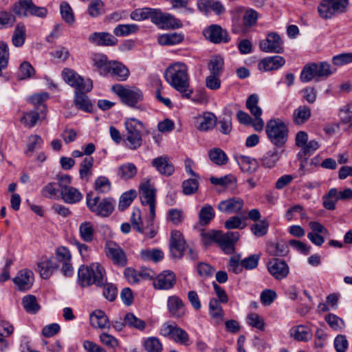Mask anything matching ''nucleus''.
Masks as SVG:
<instances>
[{
    "instance_id": "1",
    "label": "nucleus",
    "mask_w": 352,
    "mask_h": 352,
    "mask_svg": "<svg viewBox=\"0 0 352 352\" xmlns=\"http://www.w3.org/2000/svg\"><path fill=\"white\" fill-rule=\"evenodd\" d=\"M164 78L183 98L191 97L193 91L190 88L188 67L184 63L177 62L168 66L164 72Z\"/></svg>"
},
{
    "instance_id": "2",
    "label": "nucleus",
    "mask_w": 352,
    "mask_h": 352,
    "mask_svg": "<svg viewBox=\"0 0 352 352\" xmlns=\"http://www.w3.org/2000/svg\"><path fill=\"white\" fill-rule=\"evenodd\" d=\"M243 12L242 7H236L231 11L232 32L236 34H245L254 27L258 19V13L252 8Z\"/></svg>"
},
{
    "instance_id": "3",
    "label": "nucleus",
    "mask_w": 352,
    "mask_h": 352,
    "mask_svg": "<svg viewBox=\"0 0 352 352\" xmlns=\"http://www.w3.org/2000/svg\"><path fill=\"white\" fill-rule=\"evenodd\" d=\"M107 282L104 268L98 263L81 265L78 272V283L82 287L95 285L102 287Z\"/></svg>"
},
{
    "instance_id": "4",
    "label": "nucleus",
    "mask_w": 352,
    "mask_h": 352,
    "mask_svg": "<svg viewBox=\"0 0 352 352\" xmlns=\"http://www.w3.org/2000/svg\"><path fill=\"white\" fill-rule=\"evenodd\" d=\"M265 131L270 142L277 147L283 146L287 140V126L278 118L270 120L267 122Z\"/></svg>"
},
{
    "instance_id": "5",
    "label": "nucleus",
    "mask_w": 352,
    "mask_h": 352,
    "mask_svg": "<svg viewBox=\"0 0 352 352\" xmlns=\"http://www.w3.org/2000/svg\"><path fill=\"white\" fill-rule=\"evenodd\" d=\"M126 133L124 141L130 149L135 150L142 144V135L141 129L143 124L140 120L130 118L124 121Z\"/></svg>"
},
{
    "instance_id": "6",
    "label": "nucleus",
    "mask_w": 352,
    "mask_h": 352,
    "mask_svg": "<svg viewBox=\"0 0 352 352\" xmlns=\"http://www.w3.org/2000/svg\"><path fill=\"white\" fill-rule=\"evenodd\" d=\"M86 201L89 210L100 217H109L116 205L115 200L111 197H105L100 200L99 197H92L91 194L87 195Z\"/></svg>"
},
{
    "instance_id": "7",
    "label": "nucleus",
    "mask_w": 352,
    "mask_h": 352,
    "mask_svg": "<svg viewBox=\"0 0 352 352\" xmlns=\"http://www.w3.org/2000/svg\"><path fill=\"white\" fill-rule=\"evenodd\" d=\"M139 195L142 204L149 208L148 223L152 226L155 217L156 189L149 181H146L140 184Z\"/></svg>"
},
{
    "instance_id": "8",
    "label": "nucleus",
    "mask_w": 352,
    "mask_h": 352,
    "mask_svg": "<svg viewBox=\"0 0 352 352\" xmlns=\"http://www.w3.org/2000/svg\"><path fill=\"white\" fill-rule=\"evenodd\" d=\"M349 0H322L318 5V11L324 19H329L333 15L346 12Z\"/></svg>"
},
{
    "instance_id": "9",
    "label": "nucleus",
    "mask_w": 352,
    "mask_h": 352,
    "mask_svg": "<svg viewBox=\"0 0 352 352\" xmlns=\"http://www.w3.org/2000/svg\"><path fill=\"white\" fill-rule=\"evenodd\" d=\"M111 90L120 98L123 103L131 107H135L143 100L142 92L137 88L128 89L118 84L112 86Z\"/></svg>"
},
{
    "instance_id": "10",
    "label": "nucleus",
    "mask_w": 352,
    "mask_h": 352,
    "mask_svg": "<svg viewBox=\"0 0 352 352\" xmlns=\"http://www.w3.org/2000/svg\"><path fill=\"white\" fill-rule=\"evenodd\" d=\"M70 183L71 177L69 175L59 177L58 184L62 199L67 204H73L79 202L82 199V195L77 188L69 186Z\"/></svg>"
},
{
    "instance_id": "11",
    "label": "nucleus",
    "mask_w": 352,
    "mask_h": 352,
    "mask_svg": "<svg viewBox=\"0 0 352 352\" xmlns=\"http://www.w3.org/2000/svg\"><path fill=\"white\" fill-rule=\"evenodd\" d=\"M62 77L65 82L78 90L90 91L92 89V82L89 80H85L79 74L71 69L65 68L62 71Z\"/></svg>"
},
{
    "instance_id": "12",
    "label": "nucleus",
    "mask_w": 352,
    "mask_h": 352,
    "mask_svg": "<svg viewBox=\"0 0 352 352\" xmlns=\"http://www.w3.org/2000/svg\"><path fill=\"white\" fill-rule=\"evenodd\" d=\"M152 22L162 29L179 28L182 26L181 21L169 13L162 12L160 9L155 8Z\"/></svg>"
},
{
    "instance_id": "13",
    "label": "nucleus",
    "mask_w": 352,
    "mask_h": 352,
    "mask_svg": "<svg viewBox=\"0 0 352 352\" xmlns=\"http://www.w3.org/2000/svg\"><path fill=\"white\" fill-rule=\"evenodd\" d=\"M283 41L280 36L274 32L267 34L265 39L261 41L259 47L261 51L267 53L281 54L284 51Z\"/></svg>"
},
{
    "instance_id": "14",
    "label": "nucleus",
    "mask_w": 352,
    "mask_h": 352,
    "mask_svg": "<svg viewBox=\"0 0 352 352\" xmlns=\"http://www.w3.org/2000/svg\"><path fill=\"white\" fill-rule=\"evenodd\" d=\"M107 256L118 266L124 267L126 264V258L123 250L116 243L109 241L105 245Z\"/></svg>"
},
{
    "instance_id": "15",
    "label": "nucleus",
    "mask_w": 352,
    "mask_h": 352,
    "mask_svg": "<svg viewBox=\"0 0 352 352\" xmlns=\"http://www.w3.org/2000/svg\"><path fill=\"white\" fill-rule=\"evenodd\" d=\"M170 248L171 254L175 258H182L183 256L186 248V242L179 231H172Z\"/></svg>"
},
{
    "instance_id": "16",
    "label": "nucleus",
    "mask_w": 352,
    "mask_h": 352,
    "mask_svg": "<svg viewBox=\"0 0 352 352\" xmlns=\"http://www.w3.org/2000/svg\"><path fill=\"white\" fill-rule=\"evenodd\" d=\"M58 267V264L54 258H43L36 263V270L39 272L43 279L49 278Z\"/></svg>"
},
{
    "instance_id": "17",
    "label": "nucleus",
    "mask_w": 352,
    "mask_h": 352,
    "mask_svg": "<svg viewBox=\"0 0 352 352\" xmlns=\"http://www.w3.org/2000/svg\"><path fill=\"white\" fill-rule=\"evenodd\" d=\"M244 205L242 199L239 197H232L219 202L217 208L223 213H237L239 212Z\"/></svg>"
},
{
    "instance_id": "18",
    "label": "nucleus",
    "mask_w": 352,
    "mask_h": 352,
    "mask_svg": "<svg viewBox=\"0 0 352 352\" xmlns=\"http://www.w3.org/2000/svg\"><path fill=\"white\" fill-rule=\"evenodd\" d=\"M267 269L270 274L276 279H283L289 273V267L287 263L278 258H274L269 261Z\"/></svg>"
},
{
    "instance_id": "19",
    "label": "nucleus",
    "mask_w": 352,
    "mask_h": 352,
    "mask_svg": "<svg viewBox=\"0 0 352 352\" xmlns=\"http://www.w3.org/2000/svg\"><path fill=\"white\" fill-rule=\"evenodd\" d=\"M204 36L214 43L228 42V34L221 26L212 25L204 30Z\"/></svg>"
},
{
    "instance_id": "20",
    "label": "nucleus",
    "mask_w": 352,
    "mask_h": 352,
    "mask_svg": "<svg viewBox=\"0 0 352 352\" xmlns=\"http://www.w3.org/2000/svg\"><path fill=\"white\" fill-rule=\"evenodd\" d=\"M239 233L238 232H228L224 234L221 232L218 243L223 251L226 254H231L234 251V244L239 239Z\"/></svg>"
},
{
    "instance_id": "21",
    "label": "nucleus",
    "mask_w": 352,
    "mask_h": 352,
    "mask_svg": "<svg viewBox=\"0 0 352 352\" xmlns=\"http://www.w3.org/2000/svg\"><path fill=\"white\" fill-rule=\"evenodd\" d=\"M175 282V274L171 271L166 270L158 274L153 281V286L159 289H169L173 287Z\"/></svg>"
},
{
    "instance_id": "22",
    "label": "nucleus",
    "mask_w": 352,
    "mask_h": 352,
    "mask_svg": "<svg viewBox=\"0 0 352 352\" xmlns=\"http://www.w3.org/2000/svg\"><path fill=\"white\" fill-rule=\"evenodd\" d=\"M89 41L99 46H114L118 43V39L109 32H94L89 36Z\"/></svg>"
},
{
    "instance_id": "23",
    "label": "nucleus",
    "mask_w": 352,
    "mask_h": 352,
    "mask_svg": "<svg viewBox=\"0 0 352 352\" xmlns=\"http://www.w3.org/2000/svg\"><path fill=\"white\" fill-rule=\"evenodd\" d=\"M34 281V274L32 270L23 269L20 270L16 276L13 279L14 284L20 290L29 289Z\"/></svg>"
},
{
    "instance_id": "24",
    "label": "nucleus",
    "mask_w": 352,
    "mask_h": 352,
    "mask_svg": "<svg viewBox=\"0 0 352 352\" xmlns=\"http://www.w3.org/2000/svg\"><path fill=\"white\" fill-rule=\"evenodd\" d=\"M151 164L160 174L166 176L171 175L175 171L174 166L169 161V158L166 155H162L153 159Z\"/></svg>"
},
{
    "instance_id": "25",
    "label": "nucleus",
    "mask_w": 352,
    "mask_h": 352,
    "mask_svg": "<svg viewBox=\"0 0 352 352\" xmlns=\"http://www.w3.org/2000/svg\"><path fill=\"white\" fill-rule=\"evenodd\" d=\"M285 64V60L283 56L275 55L268 56L259 63L258 67L260 69H263L265 72L277 70L282 67Z\"/></svg>"
},
{
    "instance_id": "26",
    "label": "nucleus",
    "mask_w": 352,
    "mask_h": 352,
    "mask_svg": "<svg viewBox=\"0 0 352 352\" xmlns=\"http://www.w3.org/2000/svg\"><path fill=\"white\" fill-rule=\"evenodd\" d=\"M107 74L119 81L126 80L129 76V70L122 63L117 61L109 62Z\"/></svg>"
},
{
    "instance_id": "27",
    "label": "nucleus",
    "mask_w": 352,
    "mask_h": 352,
    "mask_svg": "<svg viewBox=\"0 0 352 352\" xmlns=\"http://www.w3.org/2000/svg\"><path fill=\"white\" fill-rule=\"evenodd\" d=\"M167 306L170 314L173 317L180 318L185 314L184 303L177 296H171L168 298Z\"/></svg>"
},
{
    "instance_id": "28",
    "label": "nucleus",
    "mask_w": 352,
    "mask_h": 352,
    "mask_svg": "<svg viewBox=\"0 0 352 352\" xmlns=\"http://www.w3.org/2000/svg\"><path fill=\"white\" fill-rule=\"evenodd\" d=\"M197 128L200 131H208L212 129L217 124V117L212 113L206 112L197 118Z\"/></svg>"
},
{
    "instance_id": "29",
    "label": "nucleus",
    "mask_w": 352,
    "mask_h": 352,
    "mask_svg": "<svg viewBox=\"0 0 352 352\" xmlns=\"http://www.w3.org/2000/svg\"><path fill=\"white\" fill-rule=\"evenodd\" d=\"M86 92L87 91L85 90L76 91L74 102L78 109L85 112H91L92 110V104L88 96L85 94Z\"/></svg>"
},
{
    "instance_id": "30",
    "label": "nucleus",
    "mask_w": 352,
    "mask_h": 352,
    "mask_svg": "<svg viewBox=\"0 0 352 352\" xmlns=\"http://www.w3.org/2000/svg\"><path fill=\"white\" fill-rule=\"evenodd\" d=\"M79 234L83 241L86 243L93 241L96 234V226L91 221L82 222L79 225Z\"/></svg>"
},
{
    "instance_id": "31",
    "label": "nucleus",
    "mask_w": 352,
    "mask_h": 352,
    "mask_svg": "<svg viewBox=\"0 0 352 352\" xmlns=\"http://www.w3.org/2000/svg\"><path fill=\"white\" fill-rule=\"evenodd\" d=\"M90 323L94 328H110L109 318L105 313L101 310H96L90 315Z\"/></svg>"
},
{
    "instance_id": "32",
    "label": "nucleus",
    "mask_w": 352,
    "mask_h": 352,
    "mask_svg": "<svg viewBox=\"0 0 352 352\" xmlns=\"http://www.w3.org/2000/svg\"><path fill=\"white\" fill-rule=\"evenodd\" d=\"M311 115V108L307 105L298 107L293 113L292 118L295 124H304L310 118Z\"/></svg>"
},
{
    "instance_id": "33",
    "label": "nucleus",
    "mask_w": 352,
    "mask_h": 352,
    "mask_svg": "<svg viewBox=\"0 0 352 352\" xmlns=\"http://www.w3.org/2000/svg\"><path fill=\"white\" fill-rule=\"evenodd\" d=\"M290 335L296 340L306 342L311 339L312 333L311 329L304 325H298L290 329Z\"/></svg>"
},
{
    "instance_id": "34",
    "label": "nucleus",
    "mask_w": 352,
    "mask_h": 352,
    "mask_svg": "<svg viewBox=\"0 0 352 352\" xmlns=\"http://www.w3.org/2000/svg\"><path fill=\"white\" fill-rule=\"evenodd\" d=\"M26 38V28L23 23H19L14 28L12 36V43L16 47H21L25 43Z\"/></svg>"
},
{
    "instance_id": "35",
    "label": "nucleus",
    "mask_w": 352,
    "mask_h": 352,
    "mask_svg": "<svg viewBox=\"0 0 352 352\" xmlns=\"http://www.w3.org/2000/svg\"><path fill=\"white\" fill-rule=\"evenodd\" d=\"M209 314L215 320L217 324H220L223 321L224 312L217 298H212L210 300Z\"/></svg>"
},
{
    "instance_id": "36",
    "label": "nucleus",
    "mask_w": 352,
    "mask_h": 352,
    "mask_svg": "<svg viewBox=\"0 0 352 352\" xmlns=\"http://www.w3.org/2000/svg\"><path fill=\"white\" fill-rule=\"evenodd\" d=\"M34 3L32 0H19L12 7V11L17 16H28Z\"/></svg>"
},
{
    "instance_id": "37",
    "label": "nucleus",
    "mask_w": 352,
    "mask_h": 352,
    "mask_svg": "<svg viewBox=\"0 0 352 352\" xmlns=\"http://www.w3.org/2000/svg\"><path fill=\"white\" fill-rule=\"evenodd\" d=\"M215 212L210 204H204L199 212V222L201 226H207L214 219Z\"/></svg>"
},
{
    "instance_id": "38",
    "label": "nucleus",
    "mask_w": 352,
    "mask_h": 352,
    "mask_svg": "<svg viewBox=\"0 0 352 352\" xmlns=\"http://www.w3.org/2000/svg\"><path fill=\"white\" fill-rule=\"evenodd\" d=\"M184 40V36L178 33L164 34L158 36L157 41L161 45H175Z\"/></svg>"
},
{
    "instance_id": "39",
    "label": "nucleus",
    "mask_w": 352,
    "mask_h": 352,
    "mask_svg": "<svg viewBox=\"0 0 352 352\" xmlns=\"http://www.w3.org/2000/svg\"><path fill=\"white\" fill-rule=\"evenodd\" d=\"M208 157L210 161L218 165L222 166L227 164L228 158L226 153L219 148H213L208 151Z\"/></svg>"
},
{
    "instance_id": "40",
    "label": "nucleus",
    "mask_w": 352,
    "mask_h": 352,
    "mask_svg": "<svg viewBox=\"0 0 352 352\" xmlns=\"http://www.w3.org/2000/svg\"><path fill=\"white\" fill-rule=\"evenodd\" d=\"M94 65L98 69L100 74L106 75L109 69L107 57L103 54H94L92 56Z\"/></svg>"
},
{
    "instance_id": "41",
    "label": "nucleus",
    "mask_w": 352,
    "mask_h": 352,
    "mask_svg": "<svg viewBox=\"0 0 352 352\" xmlns=\"http://www.w3.org/2000/svg\"><path fill=\"white\" fill-rule=\"evenodd\" d=\"M143 347L146 352H162L163 345L160 339L155 336L145 338Z\"/></svg>"
},
{
    "instance_id": "42",
    "label": "nucleus",
    "mask_w": 352,
    "mask_h": 352,
    "mask_svg": "<svg viewBox=\"0 0 352 352\" xmlns=\"http://www.w3.org/2000/svg\"><path fill=\"white\" fill-rule=\"evenodd\" d=\"M315 66L316 67L317 80L321 78H327L336 72V69L331 67L327 62L315 63Z\"/></svg>"
},
{
    "instance_id": "43",
    "label": "nucleus",
    "mask_w": 352,
    "mask_h": 352,
    "mask_svg": "<svg viewBox=\"0 0 352 352\" xmlns=\"http://www.w3.org/2000/svg\"><path fill=\"white\" fill-rule=\"evenodd\" d=\"M137 173V168L132 163H126L119 166L118 175L124 180L133 178Z\"/></svg>"
},
{
    "instance_id": "44",
    "label": "nucleus",
    "mask_w": 352,
    "mask_h": 352,
    "mask_svg": "<svg viewBox=\"0 0 352 352\" xmlns=\"http://www.w3.org/2000/svg\"><path fill=\"white\" fill-rule=\"evenodd\" d=\"M155 8H138L133 11L131 14V19L134 21H143L150 19L152 21V17L154 14Z\"/></svg>"
},
{
    "instance_id": "45",
    "label": "nucleus",
    "mask_w": 352,
    "mask_h": 352,
    "mask_svg": "<svg viewBox=\"0 0 352 352\" xmlns=\"http://www.w3.org/2000/svg\"><path fill=\"white\" fill-rule=\"evenodd\" d=\"M241 169L244 173H252L258 168V162L254 159L248 156H243L239 161Z\"/></svg>"
},
{
    "instance_id": "46",
    "label": "nucleus",
    "mask_w": 352,
    "mask_h": 352,
    "mask_svg": "<svg viewBox=\"0 0 352 352\" xmlns=\"http://www.w3.org/2000/svg\"><path fill=\"white\" fill-rule=\"evenodd\" d=\"M224 61L220 56H214L210 60L208 68L210 74L221 75L223 70Z\"/></svg>"
},
{
    "instance_id": "47",
    "label": "nucleus",
    "mask_w": 352,
    "mask_h": 352,
    "mask_svg": "<svg viewBox=\"0 0 352 352\" xmlns=\"http://www.w3.org/2000/svg\"><path fill=\"white\" fill-rule=\"evenodd\" d=\"M49 98V95L47 93H39L32 95L30 98V102L35 106H36V111H40L41 114L45 115L46 107L44 104V102Z\"/></svg>"
},
{
    "instance_id": "48",
    "label": "nucleus",
    "mask_w": 352,
    "mask_h": 352,
    "mask_svg": "<svg viewBox=\"0 0 352 352\" xmlns=\"http://www.w3.org/2000/svg\"><path fill=\"white\" fill-rule=\"evenodd\" d=\"M269 221L267 219H263L250 226V230L256 237H262L267 234L269 230Z\"/></svg>"
},
{
    "instance_id": "49",
    "label": "nucleus",
    "mask_w": 352,
    "mask_h": 352,
    "mask_svg": "<svg viewBox=\"0 0 352 352\" xmlns=\"http://www.w3.org/2000/svg\"><path fill=\"white\" fill-rule=\"evenodd\" d=\"M140 256L144 261L158 262L163 258L164 254L158 249H145L141 251Z\"/></svg>"
},
{
    "instance_id": "50",
    "label": "nucleus",
    "mask_w": 352,
    "mask_h": 352,
    "mask_svg": "<svg viewBox=\"0 0 352 352\" xmlns=\"http://www.w3.org/2000/svg\"><path fill=\"white\" fill-rule=\"evenodd\" d=\"M35 74V69L28 61H23L19 66L17 72V78L23 80L32 78Z\"/></svg>"
},
{
    "instance_id": "51",
    "label": "nucleus",
    "mask_w": 352,
    "mask_h": 352,
    "mask_svg": "<svg viewBox=\"0 0 352 352\" xmlns=\"http://www.w3.org/2000/svg\"><path fill=\"white\" fill-rule=\"evenodd\" d=\"M124 320L126 326L138 329L140 331H142L146 327V322L136 317L133 313H127L124 316Z\"/></svg>"
},
{
    "instance_id": "52",
    "label": "nucleus",
    "mask_w": 352,
    "mask_h": 352,
    "mask_svg": "<svg viewBox=\"0 0 352 352\" xmlns=\"http://www.w3.org/2000/svg\"><path fill=\"white\" fill-rule=\"evenodd\" d=\"M316 69L315 63L305 65L300 73V80L303 82H310L313 79L317 80Z\"/></svg>"
},
{
    "instance_id": "53",
    "label": "nucleus",
    "mask_w": 352,
    "mask_h": 352,
    "mask_svg": "<svg viewBox=\"0 0 352 352\" xmlns=\"http://www.w3.org/2000/svg\"><path fill=\"white\" fill-rule=\"evenodd\" d=\"M88 14L94 18L105 12L104 5L102 0H91L87 8Z\"/></svg>"
},
{
    "instance_id": "54",
    "label": "nucleus",
    "mask_w": 352,
    "mask_h": 352,
    "mask_svg": "<svg viewBox=\"0 0 352 352\" xmlns=\"http://www.w3.org/2000/svg\"><path fill=\"white\" fill-rule=\"evenodd\" d=\"M44 116L45 115L41 114L38 111H31L24 113L21 121L25 126L32 128L36 124V122L41 118V117Z\"/></svg>"
},
{
    "instance_id": "55",
    "label": "nucleus",
    "mask_w": 352,
    "mask_h": 352,
    "mask_svg": "<svg viewBox=\"0 0 352 352\" xmlns=\"http://www.w3.org/2000/svg\"><path fill=\"white\" fill-rule=\"evenodd\" d=\"M22 303L25 310L28 313L35 314L41 308L37 302L36 298L33 295H28L23 297Z\"/></svg>"
},
{
    "instance_id": "56",
    "label": "nucleus",
    "mask_w": 352,
    "mask_h": 352,
    "mask_svg": "<svg viewBox=\"0 0 352 352\" xmlns=\"http://www.w3.org/2000/svg\"><path fill=\"white\" fill-rule=\"evenodd\" d=\"M136 196L137 192L135 190H130L124 192L120 198L118 209L121 211L124 210L131 204Z\"/></svg>"
},
{
    "instance_id": "57",
    "label": "nucleus",
    "mask_w": 352,
    "mask_h": 352,
    "mask_svg": "<svg viewBox=\"0 0 352 352\" xmlns=\"http://www.w3.org/2000/svg\"><path fill=\"white\" fill-rule=\"evenodd\" d=\"M221 234V231L210 230L208 231H201V241L204 245L208 246L213 243H217Z\"/></svg>"
},
{
    "instance_id": "58",
    "label": "nucleus",
    "mask_w": 352,
    "mask_h": 352,
    "mask_svg": "<svg viewBox=\"0 0 352 352\" xmlns=\"http://www.w3.org/2000/svg\"><path fill=\"white\" fill-rule=\"evenodd\" d=\"M138 26L135 24L118 25L113 30V33L117 36H126L138 31Z\"/></svg>"
},
{
    "instance_id": "59",
    "label": "nucleus",
    "mask_w": 352,
    "mask_h": 352,
    "mask_svg": "<svg viewBox=\"0 0 352 352\" xmlns=\"http://www.w3.org/2000/svg\"><path fill=\"white\" fill-rule=\"evenodd\" d=\"M252 116H254V119L252 122V126L254 130L256 131H261L264 128V121L261 118L262 115V109L261 107L256 106L252 108V110H249Z\"/></svg>"
},
{
    "instance_id": "60",
    "label": "nucleus",
    "mask_w": 352,
    "mask_h": 352,
    "mask_svg": "<svg viewBox=\"0 0 352 352\" xmlns=\"http://www.w3.org/2000/svg\"><path fill=\"white\" fill-rule=\"evenodd\" d=\"M62 19L69 25L72 24L75 21L74 14L72 8L67 2H63L60 6Z\"/></svg>"
},
{
    "instance_id": "61",
    "label": "nucleus",
    "mask_w": 352,
    "mask_h": 352,
    "mask_svg": "<svg viewBox=\"0 0 352 352\" xmlns=\"http://www.w3.org/2000/svg\"><path fill=\"white\" fill-rule=\"evenodd\" d=\"M111 182L104 176L98 177L94 182V189L100 193H107L111 189Z\"/></svg>"
},
{
    "instance_id": "62",
    "label": "nucleus",
    "mask_w": 352,
    "mask_h": 352,
    "mask_svg": "<svg viewBox=\"0 0 352 352\" xmlns=\"http://www.w3.org/2000/svg\"><path fill=\"white\" fill-rule=\"evenodd\" d=\"M94 166V159L91 157H85L82 163L79 170V174L81 179H87V177L91 174V168Z\"/></svg>"
},
{
    "instance_id": "63",
    "label": "nucleus",
    "mask_w": 352,
    "mask_h": 352,
    "mask_svg": "<svg viewBox=\"0 0 352 352\" xmlns=\"http://www.w3.org/2000/svg\"><path fill=\"white\" fill-rule=\"evenodd\" d=\"M279 156L276 149L268 151L261 159L262 164L266 168H272L278 160Z\"/></svg>"
},
{
    "instance_id": "64",
    "label": "nucleus",
    "mask_w": 352,
    "mask_h": 352,
    "mask_svg": "<svg viewBox=\"0 0 352 352\" xmlns=\"http://www.w3.org/2000/svg\"><path fill=\"white\" fill-rule=\"evenodd\" d=\"M16 19L10 12L0 11V30L12 27L15 23Z\"/></svg>"
}]
</instances>
